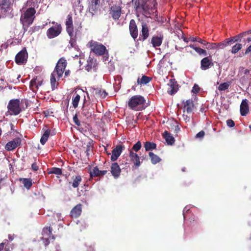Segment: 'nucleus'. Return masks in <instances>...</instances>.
<instances>
[{
    "label": "nucleus",
    "mask_w": 251,
    "mask_h": 251,
    "mask_svg": "<svg viewBox=\"0 0 251 251\" xmlns=\"http://www.w3.org/2000/svg\"><path fill=\"white\" fill-rule=\"evenodd\" d=\"M66 29L69 36H72L74 32L73 17L71 14H68L67 16L65 22Z\"/></svg>",
    "instance_id": "nucleus-15"
},
{
    "label": "nucleus",
    "mask_w": 251,
    "mask_h": 251,
    "mask_svg": "<svg viewBox=\"0 0 251 251\" xmlns=\"http://www.w3.org/2000/svg\"><path fill=\"white\" fill-rule=\"evenodd\" d=\"M125 147L124 145H118L112 150L111 160L115 161L117 160L120 156L123 150H125Z\"/></svg>",
    "instance_id": "nucleus-17"
},
{
    "label": "nucleus",
    "mask_w": 251,
    "mask_h": 251,
    "mask_svg": "<svg viewBox=\"0 0 251 251\" xmlns=\"http://www.w3.org/2000/svg\"><path fill=\"white\" fill-rule=\"evenodd\" d=\"M129 156L136 167H139L141 165L139 156L136 153L131 150L129 152Z\"/></svg>",
    "instance_id": "nucleus-25"
},
{
    "label": "nucleus",
    "mask_w": 251,
    "mask_h": 251,
    "mask_svg": "<svg viewBox=\"0 0 251 251\" xmlns=\"http://www.w3.org/2000/svg\"><path fill=\"white\" fill-rule=\"evenodd\" d=\"M146 100L140 95L132 96L128 100V106L132 110L140 111L145 108Z\"/></svg>",
    "instance_id": "nucleus-1"
},
{
    "label": "nucleus",
    "mask_w": 251,
    "mask_h": 251,
    "mask_svg": "<svg viewBox=\"0 0 251 251\" xmlns=\"http://www.w3.org/2000/svg\"><path fill=\"white\" fill-rule=\"evenodd\" d=\"M142 29L138 40L144 41L149 36V28L147 23L144 21L141 22Z\"/></svg>",
    "instance_id": "nucleus-14"
},
{
    "label": "nucleus",
    "mask_w": 251,
    "mask_h": 251,
    "mask_svg": "<svg viewBox=\"0 0 251 251\" xmlns=\"http://www.w3.org/2000/svg\"><path fill=\"white\" fill-rule=\"evenodd\" d=\"M163 137L165 138L168 145H172L175 143L174 137L167 131H165L163 134Z\"/></svg>",
    "instance_id": "nucleus-27"
},
{
    "label": "nucleus",
    "mask_w": 251,
    "mask_h": 251,
    "mask_svg": "<svg viewBox=\"0 0 251 251\" xmlns=\"http://www.w3.org/2000/svg\"><path fill=\"white\" fill-rule=\"evenodd\" d=\"M107 95V93L105 90H101L100 97L102 98H105Z\"/></svg>",
    "instance_id": "nucleus-62"
},
{
    "label": "nucleus",
    "mask_w": 251,
    "mask_h": 251,
    "mask_svg": "<svg viewBox=\"0 0 251 251\" xmlns=\"http://www.w3.org/2000/svg\"><path fill=\"white\" fill-rule=\"evenodd\" d=\"M144 146L146 151H149L155 149L156 148V144L149 141L146 142L144 143Z\"/></svg>",
    "instance_id": "nucleus-40"
},
{
    "label": "nucleus",
    "mask_w": 251,
    "mask_h": 251,
    "mask_svg": "<svg viewBox=\"0 0 251 251\" xmlns=\"http://www.w3.org/2000/svg\"><path fill=\"white\" fill-rule=\"evenodd\" d=\"M11 2L10 0H0V17H4L11 10Z\"/></svg>",
    "instance_id": "nucleus-11"
},
{
    "label": "nucleus",
    "mask_w": 251,
    "mask_h": 251,
    "mask_svg": "<svg viewBox=\"0 0 251 251\" xmlns=\"http://www.w3.org/2000/svg\"><path fill=\"white\" fill-rule=\"evenodd\" d=\"M80 99V96L76 93H74L72 98V104L75 108L77 107L79 101Z\"/></svg>",
    "instance_id": "nucleus-37"
},
{
    "label": "nucleus",
    "mask_w": 251,
    "mask_h": 251,
    "mask_svg": "<svg viewBox=\"0 0 251 251\" xmlns=\"http://www.w3.org/2000/svg\"><path fill=\"white\" fill-rule=\"evenodd\" d=\"M228 42L230 45H231L232 43L241 42V40L239 38L238 35L234 36L232 37L227 38Z\"/></svg>",
    "instance_id": "nucleus-48"
},
{
    "label": "nucleus",
    "mask_w": 251,
    "mask_h": 251,
    "mask_svg": "<svg viewBox=\"0 0 251 251\" xmlns=\"http://www.w3.org/2000/svg\"><path fill=\"white\" fill-rule=\"evenodd\" d=\"M122 7L119 5H112L109 10V14L114 20H118L121 16Z\"/></svg>",
    "instance_id": "nucleus-12"
},
{
    "label": "nucleus",
    "mask_w": 251,
    "mask_h": 251,
    "mask_svg": "<svg viewBox=\"0 0 251 251\" xmlns=\"http://www.w3.org/2000/svg\"><path fill=\"white\" fill-rule=\"evenodd\" d=\"M21 143V140L20 138H14L12 141L8 142L5 146V149L8 151H12L17 147L19 146Z\"/></svg>",
    "instance_id": "nucleus-18"
},
{
    "label": "nucleus",
    "mask_w": 251,
    "mask_h": 251,
    "mask_svg": "<svg viewBox=\"0 0 251 251\" xmlns=\"http://www.w3.org/2000/svg\"><path fill=\"white\" fill-rule=\"evenodd\" d=\"M149 156L151 158V162L153 164H155L158 162H159L161 160V159L159 156L157 155L154 154L152 152H150L149 153Z\"/></svg>",
    "instance_id": "nucleus-41"
},
{
    "label": "nucleus",
    "mask_w": 251,
    "mask_h": 251,
    "mask_svg": "<svg viewBox=\"0 0 251 251\" xmlns=\"http://www.w3.org/2000/svg\"><path fill=\"white\" fill-rule=\"evenodd\" d=\"M91 145H90V143H89V144L87 145V148H86V150L85 151V152L86 153V155L87 156H89V152L91 150Z\"/></svg>",
    "instance_id": "nucleus-60"
},
{
    "label": "nucleus",
    "mask_w": 251,
    "mask_h": 251,
    "mask_svg": "<svg viewBox=\"0 0 251 251\" xmlns=\"http://www.w3.org/2000/svg\"><path fill=\"white\" fill-rule=\"evenodd\" d=\"M133 9L136 13H140L147 17L149 16V9L151 8L145 3V0H139L132 3Z\"/></svg>",
    "instance_id": "nucleus-3"
},
{
    "label": "nucleus",
    "mask_w": 251,
    "mask_h": 251,
    "mask_svg": "<svg viewBox=\"0 0 251 251\" xmlns=\"http://www.w3.org/2000/svg\"><path fill=\"white\" fill-rule=\"evenodd\" d=\"M36 10L33 7L27 8L22 15L20 21L23 25H30L32 24L35 18Z\"/></svg>",
    "instance_id": "nucleus-2"
},
{
    "label": "nucleus",
    "mask_w": 251,
    "mask_h": 251,
    "mask_svg": "<svg viewBox=\"0 0 251 251\" xmlns=\"http://www.w3.org/2000/svg\"><path fill=\"white\" fill-rule=\"evenodd\" d=\"M205 48L210 50H214L217 49V43L207 42L205 45Z\"/></svg>",
    "instance_id": "nucleus-50"
},
{
    "label": "nucleus",
    "mask_w": 251,
    "mask_h": 251,
    "mask_svg": "<svg viewBox=\"0 0 251 251\" xmlns=\"http://www.w3.org/2000/svg\"><path fill=\"white\" fill-rule=\"evenodd\" d=\"M211 56H207L201 59V68L202 70H206L213 65Z\"/></svg>",
    "instance_id": "nucleus-19"
},
{
    "label": "nucleus",
    "mask_w": 251,
    "mask_h": 251,
    "mask_svg": "<svg viewBox=\"0 0 251 251\" xmlns=\"http://www.w3.org/2000/svg\"><path fill=\"white\" fill-rule=\"evenodd\" d=\"M55 73H52L50 76V85L52 90L57 88L58 83L56 82Z\"/></svg>",
    "instance_id": "nucleus-36"
},
{
    "label": "nucleus",
    "mask_w": 251,
    "mask_h": 251,
    "mask_svg": "<svg viewBox=\"0 0 251 251\" xmlns=\"http://www.w3.org/2000/svg\"><path fill=\"white\" fill-rule=\"evenodd\" d=\"M107 173V170H99L97 166L95 167L90 173V177L102 176Z\"/></svg>",
    "instance_id": "nucleus-24"
},
{
    "label": "nucleus",
    "mask_w": 251,
    "mask_h": 251,
    "mask_svg": "<svg viewBox=\"0 0 251 251\" xmlns=\"http://www.w3.org/2000/svg\"><path fill=\"white\" fill-rule=\"evenodd\" d=\"M89 45L91 51L97 55H103L107 51L106 47L98 42L91 40L89 42Z\"/></svg>",
    "instance_id": "nucleus-5"
},
{
    "label": "nucleus",
    "mask_w": 251,
    "mask_h": 251,
    "mask_svg": "<svg viewBox=\"0 0 251 251\" xmlns=\"http://www.w3.org/2000/svg\"><path fill=\"white\" fill-rule=\"evenodd\" d=\"M183 114L182 115V117L183 120L186 122V123L188 121V100H186L185 102L184 101H183Z\"/></svg>",
    "instance_id": "nucleus-30"
},
{
    "label": "nucleus",
    "mask_w": 251,
    "mask_h": 251,
    "mask_svg": "<svg viewBox=\"0 0 251 251\" xmlns=\"http://www.w3.org/2000/svg\"><path fill=\"white\" fill-rule=\"evenodd\" d=\"M151 80V78L146 75L142 76V78L140 79L138 78L137 79V83L138 84H146L149 83Z\"/></svg>",
    "instance_id": "nucleus-39"
},
{
    "label": "nucleus",
    "mask_w": 251,
    "mask_h": 251,
    "mask_svg": "<svg viewBox=\"0 0 251 251\" xmlns=\"http://www.w3.org/2000/svg\"><path fill=\"white\" fill-rule=\"evenodd\" d=\"M72 179L73 180L72 186L74 188H77L80 184V182L82 181L81 176L79 175L73 176Z\"/></svg>",
    "instance_id": "nucleus-33"
},
{
    "label": "nucleus",
    "mask_w": 251,
    "mask_h": 251,
    "mask_svg": "<svg viewBox=\"0 0 251 251\" xmlns=\"http://www.w3.org/2000/svg\"><path fill=\"white\" fill-rule=\"evenodd\" d=\"M52 228L50 226L46 227L43 228L42 231L43 237L42 239L45 245L46 246L50 242V240H54L55 236L52 233Z\"/></svg>",
    "instance_id": "nucleus-8"
},
{
    "label": "nucleus",
    "mask_w": 251,
    "mask_h": 251,
    "mask_svg": "<svg viewBox=\"0 0 251 251\" xmlns=\"http://www.w3.org/2000/svg\"><path fill=\"white\" fill-rule=\"evenodd\" d=\"M129 30L130 34L132 38L134 40L136 39L138 36V30L136 22L133 19L130 21Z\"/></svg>",
    "instance_id": "nucleus-16"
},
{
    "label": "nucleus",
    "mask_w": 251,
    "mask_h": 251,
    "mask_svg": "<svg viewBox=\"0 0 251 251\" xmlns=\"http://www.w3.org/2000/svg\"><path fill=\"white\" fill-rule=\"evenodd\" d=\"M145 3L148 5L150 8H151L150 9H149V15H150L156 9L157 2L156 0H145Z\"/></svg>",
    "instance_id": "nucleus-26"
},
{
    "label": "nucleus",
    "mask_w": 251,
    "mask_h": 251,
    "mask_svg": "<svg viewBox=\"0 0 251 251\" xmlns=\"http://www.w3.org/2000/svg\"><path fill=\"white\" fill-rule=\"evenodd\" d=\"M85 103L86 99L84 98L81 113L83 116L85 117L87 119H88L94 115V108L93 107L92 104L89 103L86 104Z\"/></svg>",
    "instance_id": "nucleus-10"
},
{
    "label": "nucleus",
    "mask_w": 251,
    "mask_h": 251,
    "mask_svg": "<svg viewBox=\"0 0 251 251\" xmlns=\"http://www.w3.org/2000/svg\"><path fill=\"white\" fill-rule=\"evenodd\" d=\"M20 104L19 99L11 100L9 101L7 108L8 110L12 112L11 114L17 115L21 112L22 110Z\"/></svg>",
    "instance_id": "nucleus-7"
},
{
    "label": "nucleus",
    "mask_w": 251,
    "mask_h": 251,
    "mask_svg": "<svg viewBox=\"0 0 251 251\" xmlns=\"http://www.w3.org/2000/svg\"><path fill=\"white\" fill-rule=\"evenodd\" d=\"M37 80L38 76H36V77L32 79L30 82V88L33 92H36L38 90V86L37 84Z\"/></svg>",
    "instance_id": "nucleus-38"
},
{
    "label": "nucleus",
    "mask_w": 251,
    "mask_h": 251,
    "mask_svg": "<svg viewBox=\"0 0 251 251\" xmlns=\"http://www.w3.org/2000/svg\"><path fill=\"white\" fill-rule=\"evenodd\" d=\"M73 122H74V123L77 126H81V124H80V122L79 121L78 117H77V114H75V115L73 117Z\"/></svg>",
    "instance_id": "nucleus-54"
},
{
    "label": "nucleus",
    "mask_w": 251,
    "mask_h": 251,
    "mask_svg": "<svg viewBox=\"0 0 251 251\" xmlns=\"http://www.w3.org/2000/svg\"><path fill=\"white\" fill-rule=\"evenodd\" d=\"M230 83L229 82H224L222 83L218 87L219 91H224L227 89L230 86Z\"/></svg>",
    "instance_id": "nucleus-47"
},
{
    "label": "nucleus",
    "mask_w": 251,
    "mask_h": 251,
    "mask_svg": "<svg viewBox=\"0 0 251 251\" xmlns=\"http://www.w3.org/2000/svg\"><path fill=\"white\" fill-rule=\"evenodd\" d=\"M226 125L229 127H233L235 126V123L232 120L229 119L226 121Z\"/></svg>",
    "instance_id": "nucleus-55"
},
{
    "label": "nucleus",
    "mask_w": 251,
    "mask_h": 251,
    "mask_svg": "<svg viewBox=\"0 0 251 251\" xmlns=\"http://www.w3.org/2000/svg\"><path fill=\"white\" fill-rule=\"evenodd\" d=\"M88 4V11L92 16L97 14L100 10V0H89Z\"/></svg>",
    "instance_id": "nucleus-9"
},
{
    "label": "nucleus",
    "mask_w": 251,
    "mask_h": 251,
    "mask_svg": "<svg viewBox=\"0 0 251 251\" xmlns=\"http://www.w3.org/2000/svg\"><path fill=\"white\" fill-rule=\"evenodd\" d=\"M97 66L96 60L91 57H89L87 61V64L85 66V69L89 72L92 68H95Z\"/></svg>",
    "instance_id": "nucleus-28"
},
{
    "label": "nucleus",
    "mask_w": 251,
    "mask_h": 251,
    "mask_svg": "<svg viewBox=\"0 0 251 251\" xmlns=\"http://www.w3.org/2000/svg\"><path fill=\"white\" fill-rule=\"evenodd\" d=\"M189 47L193 48L199 54L201 55V52H202V50L203 49L195 47L194 45H189Z\"/></svg>",
    "instance_id": "nucleus-51"
},
{
    "label": "nucleus",
    "mask_w": 251,
    "mask_h": 251,
    "mask_svg": "<svg viewBox=\"0 0 251 251\" xmlns=\"http://www.w3.org/2000/svg\"><path fill=\"white\" fill-rule=\"evenodd\" d=\"M142 144L140 141H138L136 144H135L132 148V150L136 152H137L138 151L140 150L141 148Z\"/></svg>",
    "instance_id": "nucleus-49"
},
{
    "label": "nucleus",
    "mask_w": 251,
    "mask_h": 251,
    "mask_svg": "<svg viewBox=\"0 0 251 251\" xmlns=\"http://www.w3.org/2000/svg\"><path fill=\"white\" fill-rule=\"evenodd\" d=\"M228 40L227 38L225 39L223 42L217 43V48H221V49H224L226 47L230 45L229 43H227Z\"/></svg>",
    "instance_id": "nucleus-46"
},
{
    "label": "nucleus",
    "mask_w": 251,
    "mask_h": 251,
    "mask_svg": "<svg viewBox=\"0 0 251 251\" xmlns=\"http://www.w3.org/2000/svg\"><path fill=\"white\" fill-rule=\"evenodd\" d=\"M9 126H10L9 122L0 121V126L1 127V130L6 132L7 135L11 133V132L9 131Z\"/></svg>",
    "instance_id": "nucleus-29"
},
{
    "label": "nucleus",
    "mask_w": 251,
    "mask_h": 251,
    "mask_svg": "<svg viewBox=\"0 0 251 251\" xmlns=\"http://www.w3.org/2000/svg\"><path fill=\"white\" fill-rule=\"evenodd\" d=\"M12 248L9 246V242L7 239L4 240V241L0 244V251H12Z\"/></svg>",
    "instance_id": "nucleus-31"
},
{
    "label": "nucleus",
    "mask_w": 251,
    "mask_h": 251,
    "mask_svg": "<svg viewBox=\"0 0 251 251\" xmlns=\"http://www.w3.org/2000/svg\"><path fill=\"white\" fill-rule=\"evenodd\" d=\"M82 212V204L79 203L75 205L70 212V216L72 218H77Z\"/></svg>",
    "instance_id": "nucleus-21"
},
{
    "label": "nucleus",
    "mask_w": 251,
    "mask_h": 251,
    "mask_svg": "<svg viewBox=\"0 0 251 251\" xmlns=\"http://www.w3.org/2000/svg\"><path fill=\"white\" fill-rule=\"evenodd\" d=\"M67 65V62L64 57L60 58L58 61L54 70L52 73H55L56 74L58 79L62 76Z\"/></svg>",
    "instance_id": "nucleus-6"
},
{
    "label": "nucleus",
    "mask_w": 251,
    "mask_h": 251,
    "mask_svg": "<svg viewBox=\"0 0 251 251\" xmlns=\"http://www.w3.org/2000/svg\"><path fill=\"white\" fill-rule=\"evenodd\" d=\"M168 85L169 87L168 89L167 92L169 94L173 95L177 92V85H175L172 80L170 81V83Z\"/></svg>",
    "instance_id": "nucleus-34"
},
{
    "label": "nucleus",
    "mask_w": 251,
    "mask_h": 251,
    "mask_svg": "<svg viewBox=\"0 0 251 251\" xmlns=\"http://www.w3.org/2000/svg\"><path fill=\"white\" fill-rule=\"evenodd\" d=\"M31 168L34 171H36L38 170V166L36 162L32 163Z\"/></svg>",
    "instance_id": "nucleus-59"
},
{
    "label": "nucleus",
    "mask_w": 251,
    "mask_h": 251,
    "mask_svg": "<svg viewBox=\"0 0 251 251\" xmlns=\"http://www.w3.org/2000/svg\"><path fill=\"white\" fill-rule=\"evenodd\" d=\"M50 133V129H48L45 131L40 139V143L42 145H45V144L48 141Z\"/></svg>",
    "instance_id": "nucleus-32"
},
{
    "label": "nucleus",
    "mask_w": 251,
    "mask_h": 251,
    "mask_svg": "<svg viewBox=\"0 0 251 251\" xmlns=\"http://www.w3.org/2000/svg\"><path fill=\"white\" fill-rule=\"evenodd\" d=\"M111 173L115 178H117L120 175L121 170L117 163H113L111 166Z\"/></svg>",
    "instance_id": "nucleus-22"
},
{
    "label": "nucleus",
    "mask_w": 251,
    "mask_h": 251,
    "mask_svg": "<svg viewBox=\"0 0 251 251\" xmlns=\"http://www.w3.org/2000/svg\"><path fill=\"white\" fill-rule=\"evenodd\" d=\"M43 81V79H42L40 77H38V80L37 81V84L38 88H39V86H41L42 85Z\"/></svg>",
    "instance_id": "nucleus-61"
},
{
    "label": "nucleus",
    "mask_w": 251,
    "mask_h": 251,
    "mask_svg": "<svg viewBox=\"0 0 251 251\" xmlns=\"http://www.w3.org/2000/svg\"><path fill=\"white\" fill-rule=\"evenodd\" d=\"M53 26L49 28L46 32L47 36L49 39H52L59 36L62 31V27L60 24L52 22Z\"/></svg>",
    "instance_id": "nucleus-4"
},
{
    "label": "nucleus",
    "mask_w": 251,
    "mask_h": 251,
    "mask_svg": "<svg viewBox=\"0 0 251 251\" xmlns=\"http://www.w3.org/2000/svg\"><path fill=\"white\" fill-rule=\"evenodd\" d=\"M27 57L28 54L26 49L25 48L17 54L15 60L18 65L23 64L26 63Z\"/></svg>",
    "instance_id": "nucleus-13"
},
{
    "label": "nucleus",
    "mask_w": 251,
    "mask_h": 251,
    "mask_svg": "<svg viewBox=\"0 0 251 251\" xmlns=\"http://www.w3.org/2000/svg\"><path fill=\"white\" fill-rule=\"evenodd\" d=\"M75 36L74 35V32H73V34L72 37L70 36V43L71 44V45L72 47H74V44H75V39H74V37H75Z\"/></svg>",
    "instance_id": "nucleus-57"
},
{
    "label": "nucleus",
    "mask_w": 251,
    "mask_h": 251,
    "mask_svg": "<svg viewBox=\"0 0 251 251\" xmlns=\"http://www.w3.org/2000/svg\"><path fill=\"white\" fill-rule=\"evenodd\" d=\"M101 90L99 88H94L93 93L96 97H100Z\"/></svg>",
    "instance_id": "nucleus-52"
},
{
    "label": "nucleus",
    "mask_w": 251,
    "mask_h": 251,
    "mask_svg": "<svg viewBox=\"0 0 251 251\" xmlns=\"http://www.w3.org/2000/svg\"><path fill=\"white\" fill-rule=\"evenodd\" d=\"M189 41H193V42L197 41V42H198L203 44L205 46V45H206V44L207 43V42H206L204 40H203L201 39V38H199L198 37H193L192 36H189Z\"/></svg>",
    "instance_id": "nucleus-45"
},
{
    "label": "nucleus",
    "mask_w": 251,
    "mask_h": 251,
    "mask_svg": "<svg viewBox=\"0 0 251 251\" xmlns=\"http://www.w3.org/2000/svg\"><path fill=\"white\" fill-rule=\"evenodd\" d=\"M14 239V234H9L8 235V240H7L9 242V246H10L11 245L10 244V242L13 240Z\"/></svg>",
    "instance_id": "nucleus-58"
},
{
    "label": "nucleus",
    "mask_w": 251,
    "mask_h": 251,
    "mask_svg": "<svg viewBox=\"0 0 251 251\" xmlns=\"http://www.w3.org/2000/svg\"><path fill=\"white\" fill-rule=\"evenodd\" d=\"M205 135V132L204 131L201 130L196 135V138H202Z\"/></svg>",
    "instance_id": "nucleus-56"
},
{
    "label": "nucleus",
    "mask_w": 251,
    "mask_h": 251,
    "mask_svg": "<svg viewBox=\"0 0 251 251\" xmlns=\"http://www.w3.org/2000/svg\"><path fill=\"white\" fill-rule=\"evenodd\" d=\"M247 35V32L246 31L245 32H242V33H241L239 34H238L237 35L239 36V38H240V39L241 40V39L245 35Z\"/></svg>",
    "instance_id": "nucleus-63"
},
{
    "label": "nucleus",
    "mask_w": 251,
    "mask_h": 251,
    "mask_svg": "<svg viewBox=\"0 0 251 251\" xmlns=\"http://www.w3.org/2000/svg\"><path fill=\"white\" fill-rule=\"evenodd\" d=\"M49 174H55L57 175H61L62 174V169L59 168L53 167L50 169Z\"/></svg>",
    "instance_id": "nucleus-43"
},
{
    "label": "nucleus",
    "mask_w": 251,
    "mask_h": 251,
    "mask_svg": "<svg viewBox=\"0 0 251 251\" xmlns=\"http://www.w3.org/2000/svg\"><path fill=\"white\" fill-rule=\"evenodd\" d=\"M163 39V35L153 36L151 39V44L154 48L160 47Z\"/></svg>",
    "instance_id": "nucleus-23"
},
{
    "label": "nucleus",
    "mask_w": 251,
    "mask_h": 251,
    "mask_svg": "<svg viewBox=\"0 0 251 251\" xmlns=\"http://www.w3.org/2000/svg\"><path fill=\"white\" fill-rule=\"evenodd\" d=\"M20 181L22 182L24 187L27 189H29L32 185V180L31 178H21Z\"/></svg>",
    "instance_id": "nucleus-35"
},
{
    "label": "nucleus",
    "mask_w": 251,
    "mask_h": 251,
    "mask_svg": "<svg viewBox=\"0 0 251 251\" xmlns=\"http://www.w3.org/2000/svg\"><path fill=\"white\" fill-rule=\"evenodd\" d=\"M242 48V45L240 43H236L231 49V52L232 54L237 53Z\"/></svg>",
    "instance_id": "nucleus-44"
},
{
    "label": "nucleus",
    "mask_w": 251,
    "mask_h": 251,
    "mask_svg": "<svg viewBox=\"0 0 251 251\" xmlns=\"http://www.w3.org/2000/svg\"><path fill=\"white\" fill-rule=\"evenodd\" d=\"M200 91V88L199 86V85L197 84H195L191 91L192 92H193L194 94H197L199 93Z\"/></svg>",
    "instance_id": "nucleus-53"
},
{
    "label": "nucleus",
    "mask_w": 251,
    "mask_h": 251,
    "mask_svg": "<svg viewBox=\"0 0 251 251\" xmlns=\"http://www.w3.org/2000/svg\"><path fill=\"white\" fill-rule=\"evenodd\" d=\"M47 25V23L42 25H35L30 28L29 30V32H30V34L35 32L39 31L40 29H43L45 26Z\"/></svg>",
    "instance_id": "nucleus-42"
},
{
    "label": "nucleus",
    "mask_w": 251,
    "mask_h": 251,
    "mask_svg": "<svg viewBox=\"0 0 251 251\" xmlns=\"http://www.w3.org/2000/svg\"><path fill=\"white\" fill-rule=\"evenodd\" d=\"M71 72L69 70H66L64 71V77H67L70 75Z\"/></svg>",
    "instance_id": "nucleus-64"
},
{
    "label": "nucleus",
    "mask_w": 251,
    "mask_h": 251,
    "mask_svg": "<svg viewBox=\"0 0 251 251\" xmlns=\"http://www.w3.org/2000/svg\"><path fill=\"white\" fill-rule=\"evenodd\" d=\"M240 114L242 116H246L249 112V106L248 100L244 99L242 100L240 104Z\"/></svg>",
    "instance_id": "nucleus-20"
}]
</instances>
